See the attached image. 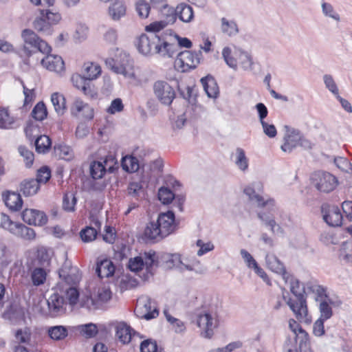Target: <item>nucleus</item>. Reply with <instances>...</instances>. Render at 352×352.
<instances>
[{"mask_svg": "<svg viewBox=\"0 0 352 352\" xmlns=\"http://www.w3.org/2000/svg\"><path fill=\"white\" fill-rule=\"evenodd\" d=\"M169 40L167 32L160 35L142 34L138 40L136 46L139 52L144 56L157 54L164 57H172L177 51V45L170 43Z\"/></svg>", "mask_w": 352, "mask_h": 352, "instance_id": "1", "label": "nucleus"}, {"mask_svg": "<svg viewBox=\"0 0 352 352\" xmlns=\"http://www.w3.org/2000/svg\"><path fill=\"white\" fill-rule=\"evenodd\" d=\"M290 291L296 299L287 298L283 294V300L299 322L305 324L311 323V317L309 314L304 287L298 280H292L290 283Z\"/></svg>", "mask_w": 352, "mask_h": 352, "instance_id": "2", "label": "nucleus"}, {"mask_svg": "<svg viewBox=\"0 0 352 352\" xmlns=\"http://www.w3.org/2000/svg\"><path fill=\"white\" fill-rule=\"evenodd\" d=\"M197 324L201 329V335L205 338H211L214 330L219 326L218 306L216 304L204 307L197 314Z\"/></svg>", "mask_w": 352, "mask_h": 352, "instance_id": "3", "label": "nucleus"}, {"mask_svg": "<svg viewBox=\"0 0 352 352\" xmlns=\"http://www.w3.org/2000/svg\"><path fill=\"white\" fill-rule=\"evenodd\" d=\"M160 259L166 268H175L180 272L190 271L201 274L206 271V268L201 265L199 261L196 258L191 261L182 259L179 254L163 253L160 256Z\"/></svg>", "mask_w": 352, "mask_h": 352, "instance_id": "4", "label": "nucleus"}, {"mask_svg": "<svg viewBox=\"0 0 352 352\" xmlns=\"http://www.w3.org/2000/svg\"><path fill=\"white\" fill-rule=\"evenodd\" d=\"M21 38L23 41V52L27 56L40 52L42 54H49L51 47L46 41L41 39L33 30L25 29L21 32Z\"/></svg>", "mask_w": 352, "mask_h": 352, "instance_id": "5", "label": "nucleus"}, {"mask_svg": "<svg viewBox=\"0 0 352 352\" xmlns=\"http://www.w3.org/2000/svg\"><path fill=\"white\" fill-rule=\"evenodd\" d=\"M117 67L116 73L122 74L125 78L128 79L129 82L139 85L142 82L139 71H135L133 66L132 59L126 52H120L116 56Z\"/></svg>", "mask_w": 352, "mask_h": 352, "instance_id": "6", "label": "nucleus"}, {"mask_svg": "<svg viewBox=\"0 0 352 352\" xmlns=\"http://www.w3.org/2000/svg\"><path fill=\"white\" fill-rule=\"evenodd\" d=\"M60 280L56 285L58 290H64L65 285H76L81 278L79 270L66 260L58 271Z\"/></svg>", "mask_w": 352, "mask_h": 352, "instance_id": "7", "label": "nucleus"}, {"mask_svg": "<svg viewBox=\"0 0 352 352\" xmlns=\"http://www.w3.org/2000/svg\"><path fill=\"white\" fill-rule=\"evenodd\" d=\"M314 186L320 192L329 193L334 190L339 184L338 178L327 171H318L311 176Z\"/></svg>", "mask_w": 352, "mask_h": 352, "instance_id": "8", "label": "nucleus"}, {"mask_svg": "<svg viewBox=\"0 0 352 352\" xmlns=\"http://www.w3.org/2000/svg\"><path fill=\"white\" fill-rule=\"evenodd\" d=\"M112 297V292L107 287H102L98 289L96 296H85L82 298L80 304L82 307L89 310L100 309L104 304L108 302Z\"/></svg>", "mask_w": 352, "mask_h": 352, "instance_id": "9", "label": "nucleus"}, {"mask_svg": "<svg viewBox=\"0 0 352 352\" xmlns=\"http://www.w3.org/2000/svg\"><path fill=\"white\" fill-rule=\"evenodd\" d=\"M201 52L185 50L180 52L175 60V66L182 72L195 69L200 63Z\"/></svg>", "mask_w": 352, "mask_h": 352, "instance_id": "10", "label": "nucleus"}, {"mask_svg": "<svg viewBox=\"0 0 352 352\" xmlns=\"http://www.w3.org/2000/svg\"><path fill=\"white\" fill-rule=\"evenodd\" d=\"M158 257L154 251H149L144 252L142 255L131 258L129 261V269L135 272H138L146 267L148 272H150L151 268L157 265Z\"/></svg>", "mask_w": 352, "mask_h": 352, "instance_id": "11", "label": "nucleus"}, {"mask_svg": "<svg viewBox=\"0 0 352 352\" xmlns=\"http://www.w3.org/2000/svg\"><path fill=\"white\" fill-rule=\"evenodd\" d=\"M263 189V184L260 182L252 183L250 186L245 187L243 190L244 193L248 197L249 199L256 204L258 207L268 206L270 209L273 210L275 206L274 200L270 199L266 201L259 194Z\"/></svg>", "mask_w": 352, "mask_h": 352, "instance_id": "12", "label": "nucleus"}, {"mask_svg": "<svg viewBox=\"0 0 352 352\" xmlns=\"http://www.w3.org/2000/svg\"><path fill=\"white\" fill-rule=\"evenodd\" d=\"M153 92L158 100L164 105H170L176 95L173 87L163 80H158L154 83Z\"/></svg>", "mask_w": 352, "mask_h": 352, "instance_id": "13", "label": "nucleus"}, {"mask_svg": "<svg viewBox=\"0 0 352 352\" xmlns=\"http://www.w3.org/2000/svg\"><path fill=\"white\" fill-rule=\"evenodd\" d=\"M289 327L294 333V338L291 339L294 343L299 344L301 352H310L309 334L294 319L289 320Z\"/></svg>", "mask_w": 352, "mask_h": 352, "instance_id": "14", "label": "nucleus"}, {"mask_svg": "<svg viewBox=\"0 0 352 352\" xmlns=\"http://www.w3.org/2000/svg\"><path fill=\"white\" fill-rule=\"evenodd\" d=\"M322 213L323 219L330 226L336 227L342 225V215L338 206H322Z\"/></svg>", "mask_w": 352, "mask_h": 352, "instance_id": "15", "label": "nucleus"}, {"mask_svg": "<svg viewBox=\"0 0 352 352\" xmlns=\"http://www.w3.org/2000/svg\"><path fill=\"white\" fill-rule=\"evenodd\" d=\"M71 80L73 85L78 89H81L86 96L94 98L97 96L94 86L85 76L75 74L72 76Z\"/></svg>", "mask_w": 352, "mask_h": 352, "instance_id": "16", "label": "nucleus"}, {"mask_svg": "<svg viewBox=\"0 0 352 352\" xmlns=\"http://www.w3.org/2000/svg\"><path fill=\"white\" fill-rule=\"evenodd\" d=\"M23 220L29 225L42 226L47 221L46 214L43 212L34 209H25L22 214Z\"/></svg>", "mask_w": 352, "mask_h": 352, "instance_id": "17", "label": "nucleus"}, {"mask_svg": "<svg viewBox=\"0 0 352 352\" xmlns=\"http://www.w3.org/2000/svg\"><path fill=\"white\" fill-rule=\"evenodd\" d=\"M156 221L164 237L175 229V214L172 211L160 214Z\"/></svg>", "mask_w": 352, "mask_h": 352, "instance_id": "18", "label": "nucleus"}, {"mask_svg": "<svg viewBox=\"0 0 352 352\" xmlns=\"http://www.w3.org/2000/svg\"><path fill=\"white\" fill-rule=\"evenodd\" d=\"M41 65L50 71L61 72L64 70V61L60 56L48 54L41 59Z\"/></svg>", "mask_w": 352, "mask_h": 352, "instance_id": "19", "label": "nucleus"}, {"mask_svg": "<svg viewBox=\"0 0 352 352\" xmlns=\"http://www.w3.org/2000/svg\"><path fill=\"white\" fill-rule=\"evenodd\" d=\"M47 302L52 316H57L65 311V300L58 294L55 293L51 295Z\"/></svg>", "mask_w": 352, "mask_h": 352, "instance_id": "20", "label": "nucleus"}, {"mask_svg": "<svg viewBox=\"0 0 352 352\" xmlns=\"http://www.w3.org/2000/svg\"><path fill=\"white\" fill-rule=\"evenodd\" d=\"M266 265L272 272L281 274L283 279L287 281L288 275L283 263L273 254H267L265 257Z\"/></svg>", "mask_w": 352, "mask_h": 352, "instance_id": "21", "label": "nucleus"}, {"mask_svg": "<svg viewBox=\"0 0 352 352\" xmlns=\"http://www.w3.org/2000/svg\"><path fill=\"white\" fill-rule=\"evenodd\" d=\"M72 113L76 116L82 113L87 119H91L94 117V111L88 104L85 103L80 99H76L71 108Z\"/></svg>", "mask_w": 352, "mask_h": 352, "instance_id": "22", "label": "nucleus"}, {"mask_svg": "<svg viewBox=\"0 0 352 352\" xmlns=\"http://www.w3.org/2000/svg\"><path fill=\"white\" fill-rule=\"evenodd\" d=\"M135 336V332L124 322H120L116 326V337L122 344H128Z\"/></svg>", "mask_w": 352, "mask_h": 352, "instance_id": "23", "label": "nucleus"}, {"mask_svg": "<svg viewBox=\"0 0 352 352\" xmlns=\"http://www.w3.org/2000/svg\"><path fill=\"white\" fill-rule=\"evenodd\" d=\"M284 140L285 142L281 146V150L286 153H290L300 143V136L298 131L292 130L287 132Z\"/></svg>", "mask_w": 352, "mask_h": 352, "instance_id": "24", "label": "nucleus"}, {"mask_svg": "<svg viewBox=\"0 0 352 352\" xmlns=\"http://www.w3.org/2000/svg\"><path fill=\"white\" fill-rule=\"evenodd\" d=\"M144 236L146 239L151 241H159L164 238L157 221L148 223L144 230Z\"/></svg>", "mask_w": 352, "mask_h": 352, "instance_id": "25", "label": "nucleus"}, {"mask_svg": "<svg viewBox=\"0 0 352 352\" xmlns=\"http://www.w3.org/2000/svg\"><path fill=\"white\" fill-rule=\"evenodd\" d=\"M205 92L209 98H215L219 94V87L212 76H207L201 79Z\"/></svg>", "mask_w": 352, "mask_h": 352, "instance_id": "26", "label": "nucleus"}, {"mask_svg": "<svg viewBox=\"0 0 352 352\" xmlns=\"http://www.w3.org/2000/svg\"><path fill=\"white\" fill-rule=\"evenodd\" d=\"M96 272L100 278H108L113 275L115 267L111 261L103 259L97 263Z\"/></svg>", "mask_w": 352, "mask_h": 352, "instance_id": "27", "label": "nucleus"}, {"mask_svg": "<svg viewBox=\"0 0 352 352\" xmlns=\"http://www.w3.org/2000/svg\"><path fill=\"white\" fill-rule=\"evenodd\" d=\"M3 197L5 204L10 210L17 211L21 208L23 201L20 194L14 192H8L6 194H3Z\"/></svg>", "mask_w": 352, "mask_h": 352, "instance_id": "28", "label": "nucleus"}, {"mask_svg": "<svg viewBox=\"0 0 352 352\" xmlns=\"http://www.w3.org/2000/svg\"><path fill=\"white\" fill-rule=\"evenodd\" d=\"M176 14L181 21L190 23L194 19V12L190 6L182 3L176 7Z\"/></svg>", "mask_w": 352, "mask_h": 352, "instance_id": "29", "label": "nucleus"}, {"mask_svg": "<svg viewBox=\"0 0 352 352\" xmlns=\"http://www.w3.org/2000/svg\"><path fill=\"white\" fill-rule=\"evenodd\" d=\"M38 189L39 184L34 179H25L20 185V191L26 197L36 194Z\"/></svg>", "mask_w": 352, "mask_h": 352, "instance_id": "30", "label": "nucleus"}, {"mask_svg": "<svg viewBox=\"0 0 352 352\" xmlns=\"http://www.w3.org/2000/svg\"><path fill=\"white\" fill-rule=\"evenodd\" d=\"M234 55L238 57V65H240L244 70L252 69L254 63L251 56L248 53L241 49H235Z\"/></svg>", "mask_w": 352, "mask_h": 352, "instance_id": "31", "label": "nucleus"}, {"mask_svg": "<svg viewBox=\"0 0 352 352\" xmlns=\"http://www.w3.org/2000/svg\"><path fill=\"white\" fill-rule=\"evenodd\" d=\"M12 234L25 240H32L35 238V232L32 228H28L24 224L17 223Z\"/></svg>", "mask_w": 352, "mask_h": 352, "instance_id": "32", "label": "nucleus"}, {"mask_svg": "<svg viewBox=\"0 0 352 352\" xmlns=\"http://www.w3.org/2000/svg\"><path fill=\"white\" fill-rule=\"evenodd\" d=\"M33 27L37 32L45 35H50L52 33V25L43 19L41 14L34 21Z\"/></svg>", "mask_w": 352, "mask_h": 352, "instance_id": "33", "label": "nucleus"}, {"mask_svg": "<svg viewBox=\"0 0 352 352\" xmlns=\"http://www.w3.org/2000/svg\"><path fill=\"white\" fill-rule=\"evenodd\" d=\"M84 76L88 80L96 79L101 74V67L94 63H86L83 65Z\"/></svg>", "mask_w": 352, "mask_h": 352, "instance_id": "34", "label": "nucleus"}, {"mask_svg": "<svg viewBox=\"0 0 352 352\" xmlns=\"http://www.w3.org/2000/svg\"><path fill=\"white\" fill-rule=\"evenodd\" d=\"M47 333L51 339L58 341L64 340L68 336V330L66 327L57 325L49 327Z\"/></svg>", "mask_w": 352, "mask_h": 352, "instance_id": "35", "label": "nucleus"}, {"mask_svg": "<svg viewBox=\"0 0 352 352\" xmlns=\"http://www.w3.org/2000/svg\"><path fill=\"white\" fill-rule=\"evenodd\" d=\"M109 12L111 18L116 21L126 14V7L122 0L116 1L110 7Z\"/></svg>", "mask_w": 352, "mask_h": 352, "instance_id": "36", "label": "nucleus"}, {"mask_svg": "<svg viewBox=\"0 0 352 352\" xmlns=\"http://www.w3.org/2000/svg\"><path fill=\"white\" fill-rule=\"evenodd\" d=\"M40 14L52 25L57 24L61 19L60 14L53 6L51 8L41 9Z\"/></svg>", "mask_w": 352, "mask_h": 352, "instance_id": "37", "label": "nucleus"}, {"mask_svg": "<svg viewBox=\"0 0 352 352\" xmlns=\"http://www.w3.org/2000/svg\"><path fill=\"white\" fill-rule=\"evenodd\" d=\"M221 30L223 34L229 36H232L238 34L239 28L234 21H229L226 18L223 17L221 19Z\"/></svg>", "mask_w": 352, "mask_h": 352, "instance_id": "38", "label": "nucleus"}, {"mask_svg": "<svg viewBox=\"0 0 352 352\" xmlns=\"http://www.w3.org/2000/svg\"><path fill=\"white\" fill-rule=\"evenodd\" d=\"M51 102L54 107L56 112L58 115H63L66 110L65 98L63 95L59 93H54L51 96Z\"/></svg>", "mask_w": 352, "mask_h": 352, "instance_id": "39", "label": "nucleus"}, {"mask_svg": "<svg viewBox=\"0 0 352 352\" xmlns=\"http://www.w3.org/2000/svg\"><path fill=\"white\" fill-rule=\"evenodd\" d=\"M122 168L129 173H135L140 168L138 160L133 156H125L122 160Z\"/></svg>", "mask_w": 352, "mask_h": 352, "instance_id": "40", "label": "nucleus"}, {"mask_svg": "<svg viewBox=\"0 0 352 352\" xmlns=\"http://www.w3.org/2000/svg\"><path fill=\"white\" fill-rule=\"evenodd\" d=\"M339 255L344 262L352 263V240H348L342 243Z\"/></svg>", "mask_w": 352, "mask_h": 352, "instance_id": "41", "label": "nucleus"}, {"mask_svg": "<svg viewBox=\"0 0 352 352\" xmlns=\"http://www.w3.org/2000/svg\"><path fill=\"white\" fill-rule=\"evenodd\" d=\"M222 56L226 64L230 67L235 70L237 69L238 57L235 56L234 51L232 52V50L230 47H226L223 49Z\"/></svg>", "mask_w": 352, "mask_h": 352, "instance_id": "42", "label": "nucleus"}, {"mask_svg": "<svg viewBox=\"0 0 352 352\" xmlns=\"http://www.w3.org/2000/svg\"><path fill=\"white\" fill-rule=\"evenodd\" d=\"M51 140L47 135H41L35 141L36 151L39 153H45L49 151Z\"/></svg>", "mask_w": 352, "mask_h": 352, "instance_id": "43", "label": "nucleus"}, {"mask_svg": "<svg viewBox=\"0 0 352 352\" xmlns=\"http://www.w3.org/2000/svg\"><path fill=\"white\" fill-rule=\"evenodd\" d=\"M162 15L164 17L162 21L167 25L175 23L177 20L176 8L164 6L162 10Z\"/></svg>", "mask_w": 352, "mask_h": 352, "instance_id": "44", "label": "nucleus"}, {"mask_svg": "<svg viewBox=\"0 0 352 352\" xmlns=\"http://www.w3.org/2000/svg\"><path fill=\"white\" fill-rule=\"evenodd\" d=\"M128 195L138 199L144 195V190L141 183L131 182L127 187Z\"/></svg>", "mask_w": 352, "mask_h": 352, "instance_id": "45", "label": "nucleus"}, {"mask_svg": "<svg viewBox=\"0 0 352 352\" xmlns=\"http://www.w3.org/2000/svg\"><path fill=\"white\" fill-rule=\"evenodd\" d=\"M52 256V252L50 250H47L45 248H41L38 250L37 258L39 263L43 267L50 265Z\"/></svg>", "mask_w": 352, "mask_h": 352, "instance_id": "46", "label": "nucleus"}, {"mask_svg": "<svg viewBox=\"0 0 352 352\" xmlns=\"http://www.w3.org/2000/svg\"><path fill=\"white\" fill-rule=\"evenodd\" d=\"M75 286L76 285H65L64 286V290H60V292H65L69 303L72 305L77 302L79 297L78 292Z\"/></svg>", "mask_w": 352, "mask_h": 352, "instance_id": "47", "label": "nucleus"}, {"mask_svg": "<svg viewBox=\"0 0 352 352\" xmlns=\"http://www.w3.org/2000/svg\"><path fill=\"white\" fill-rule=\"evenodd\" d=\"M14 122L13 117L10 116L6 109H0V128L10 129Z\"/></svg>", "mask_w": 352, "mask_h": 352, "instance_id": "48", "label": "nucleus"}, {"mask_svg": "<svg viewBox=\"0 0 352 352\" xmlns=\"http://www.w3.org/2000/svg\"><path fill=\"white\" fill-rule=\"evenodd\" d=\"M106 171L104 170V167L102 165V162L101 161L94 162L90 166V173L91 177L95 179H101Z\"/></svg>", "mask_w": 352, "mask_h": 352, "instance_id": "49", "label": "nucleus"}, {"mask_svg": "<svg viewBox=\"0 0 352 352\" xmlns=\"http://www.w3.org/2000/svg\"><path fill=\"white\" fill-rule=\"evenodd\" d=\"M76 204V198L72 192H66L63 199V208L68 212L74 210Z\"/></svg>", "mask_w": 352, "mask_h": 352, "instance_id": "50", "label": "nucleus"}, {"mask_svg": "<svg viewBox=\"0 0 352 352\" xmlns=\"http://www.w3.org/2000/svg\"><path fill=\"white\" fill-rule=\"evenodd\" d=\"M47 115V111L45 104L43 102H39L34 107L32 111V117L39 121L43 120Z\"/></svg>", "mask_w": 352, "mask_h": 352, "instance_id": "51", "label": "nucleus"}, {"mask_svg": "<svg viewBox=\"0 0 352 352\" xmlns=\"http://www.w3.org/2000/svg\"><path fill=\"white\" fill-rule=\"evenodd\" d=\"M235 163L241 170H245L248 167V160L245 156V151L241 148L236 149Z\"/></svg>", "mask_w": 352, "mask_h": 352, "instance_id": "52", "label": "nucleus"}, {"mask_svg": "<svg viewBox=\"0 0 352 352\" xmlns=\"http://www.w3.org/2000/svg\"><path fill=\"white\" fill-rule=\"evenodd\" d=\"M320 319L326 320L329 319L333 314L332 308L329 300H321L319 303Z\"/></svg>", "mask_w": 352, "mask_h": 352, "instance_id": "53", "label": "nucleus"}, {"mask_svg": "<svg viewBox=\"0 0 352 352\" xmlns=\"http://www.w3.org/2000/svg\"><path fill=\"white\" fill-rule=\"evenodd\" d=\"M17 223L18 222L12 221L8 215L4 213L1 214L0 227L11 234L13 233Z\"/></svg>", "mask_w": 352, "mask_h": 352, "instance_id": "54", "label": "nucleus"}, {"mask_svg": "<svg viewBox=\"0 0 352 352\" xmlns=\"http://www.w3.org/2000/svg\"><path fill=\"white\" fill-rule=\"evenodd\" d=\"M80 333L85 338H89L94 337L98 333V328L96 324L89 323L78 327Z\"/></svg>", "mask_w": 352, "mask_h": 352, "instance_id": "55", "label": "nucleus"}, {"mask_svg": "<svg viewBox=\"0 0 352 352\" xmlns=\"http://www.w3.org/2000/svg\"><path fill=\"white\" fill-rule=\"evenodd\" d=\"M55 151L60 158L65 160H70L74 157L73 150L66 145H58L56 146Z\"/></svg>", "mask_w": 352, "mask_h": 352, "instance_id": "56", "label": "nucleus"}, {"mask_svg": "<svg viewBox=\"0 0 352 352\" xmlns=\"http://www.w3.org/2000/svg\"><path fill=\"white\" fill-rule=\"evenodd\" d=\"M46 272L43 268H35L32 273L33 284L36 286L43 284L46 279Z\"/></svg>", "mask_w": 352, "mask_h": 352, "instance_id": "57", "label": "nucleus"}, {"mask_svg": "<svg viewBox=\"0 0 352 352\" xmlns=\"http://www.w3.org/2000/svg\"><path fill=\"white\" fill-rule=\"evenodd\" d=\"M158 198L163 204H168L175 198V195L170 189L162 187L158 191Z\"/></svg>", "mask_w": 352, "mask_h": 352, "instance_id": "58", "label": "nucleus"}, {"mask_svg": "<svg viewBox=\"0 0 352 352\" xmlns=\"http://www.w3.org/2000/svg\"><path fill=\"white\" fill-rule=\"evenodd\" d=\"M135 8L141 18L146 19L148 16L151 7L145 0H138L136 3Z\"/></svg>", "mask_w": 352, "mask_h": 352, "instance_id": "59", "label": "nucleus"}, {"mask_svg": "<svg viewBox=\"0 0 352 352\" xmlns=\"http://www.w3.org/2000/svg\"><path fill=\"white\" fill-rule=\"evenodd\" d=\"M97 230L92 227H87L80 232L81 239L86 243L94 241L97 236Z\"/></svg>", "mask_w": 352, "mask_h": 352, "instance_id": "60", "label": "nucleus"}, {"mask_svg": "<svg viewBox=\"0 0 352 352\" xmlns=\"http://www.w3.org/2000/svg\"><path fill=\"white\" fill-rule=\"evenodd\" d=\"M321 6L322 13L325 16L331 18L336 21H339L340 20V15L335 11L331 4L324 2L322 3Z\"/></svg>", "mask_w": 352, "mask_h": 352, "instance_id": "61", "label": "nucleus"}, {"mask_svg": "<svg viewBox=\"0 0 352 352\" xmlns=\"http://www.w3.org/2000/svg\"><path fill=\"white\" fill-rule=\"evenodd\" d=\"M0 261L2 265H8L12 261L11 253L6 244L0 241Z\"/></svg>", "mask_w": 352, "mask_h": 352, "instance_id": "62", "label": "nucleus"}, {"mask_svg": "<svg viewBox=\"0 0 352 352\" xmlns=\"http://www.w3.org/2000/svg\"><path fill=\"white\" fill-rule=\"evenodd\" d=\"M18 150L21 156L23 157V161L25 164V166L28 168L30 167L34 162V153L23 146H20Z\"/></svg>", "mask_w": 352, "mask_h": 352, "instance_id": "63", "label": "nucleus"}, {"mask_svg": "<svg viewBox=\"0 0 352 352\" xmlns=\"http://www.w3.org/2000/svg\"><path fill=\"white\" fill-rule=\"evenodd\" d=\"M323 80L325 87L329 91H331L335 96L339 94L338 87L331 75L325 74L323 76Z\"/></svg>", "mask_w": 352, "mask_h": 352, "instance_id": "64", "label": "nucleus"}]
</instances>
